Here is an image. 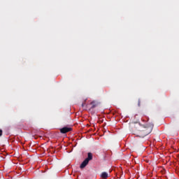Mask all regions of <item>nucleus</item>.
<instances>
[{
    "mask_svg": "<svg viewBox=\"0 0 179 179\" xmlns=\"http://www.w3.org/2000/svg\"><path fill=\"white\" fill-rule=\"evenodd\" d=\"M140 125V130L138 132V136L140 138H145V136H148L149 134L153 131V127L155 124L153 123H148L145 124H139Z\"/></svg>",
    "mask_w": 179,
    "mask_h": 179,
    "instance_id": "obj_1",
    "label": "nucleus"
},
{
    "mask_svg": "<svg viewBox=\"0 0 179 179\" xmlns=\"http://www.w3.org/2000/svg\"><path fill=\"white\" fill-rule=\"evenodd\" d=\"M71 131H72V128L71 127H64L60 129L61 134H66L68 132H71Z\"/></svg>",
    "mask_w": 179,
    "mask_h": 179,
    "instance_id": "obj_2",
    "label": "nucleus"
},
{
    "mask_svg": "<svg viewBox=\"0 0 179 179\" xmlns=\"http://www.w3.org/2000/svg\"><path fill=\"white\" fill-rule=\"evenodd\" d=\"M89 164L87 159H85L80 166V169H85Z\"/></svg>",
    "mask_w": 179,
    "mask_h": 179,
    "instance_id": "obj_3",
    "label": "nucleus"
},
{
    "mask_svg": "<svg viewBox=\"0 0 179 179\" xmlns=\"http://www.w3.org/2000/svg\"><path fill=\"white\" fill-rule=\"evenodd\" d=\"M101 178L107 179L108 177V173L107 172H102L100 175Z\"/></svg>",
    "mask_w": 179,
    "mask_h": 179,
    "instance_id": "obj_4",
    "label": "nucleus"
},
{
    "mask_svg": "<svg viewBox=\"0 0 179 179\" xmlns=\"http://www.w3.org/2000/svg\"><path fill=\"white\" fill-rule=\"evenodd\" d=\"M85 159L88 162H90V160H93V154H92V152H88L87 157Z\"/></svg>",
    "mask_w": 179,
    "mask_h": 179,
    "instance_id": "obj_5",
    "label": "nucleus"
},
{
    "mask_svg": "<svg viewBox=\"0 0 179 179\" xmlns=\"http://www.w3.org/2000/svg\"><path fill=\"white\" fill-rule=\"evenodd\" d=\"M90 106H91L90 110H93V108H96V107H97V103L96 101H92L90 103Z\"/></svg>",
    "mask_w": 179,
    "mask_h": 179,
    "instance_id": "obj_6",
    "label": "nucleus"
},
{
    "mask_svg": "<svg viewBox=\"0 0 179 179\" xmlns=\"http://www.w3.org/2000/svg\"><path fill=\"white\" fill-rule=\"evenodd\" d=\"M138 107H141V99H138Z\"/></svg>",
    "mask_w": 179,
    "mask_h": 179,
    "instance_id": "obj_7",
    "label": "nucleus"
},
{
    "mask_svg": "<svg viewBox=\"0 0 179 179\" xmlns=\"http://www.w3.org/2000/svg\"><path fill=\"white\" fill-rule=\"evenodd\" d=\"M85 106H86V103H82V107H85Z\"/></svg>",
    "mask_w": 179,
    "mask_h": 179,
    "instance_id": "obj_8",
    "label": "nucleus"
},
{
    "mask_svg": "<svg viewBox=\"0 0 179 179\" xmlns=\"http://www.w3.org/2000/svg\"><path fill=\"white\" fill-rule=\"evenodd\" d=\"M0 136H2V130L0 129Z\"/></svg>",
    "mask_w": 179,
    "mask_h": 179,
    "instance_id": "obj_9",
    "label": "nucleus"
}]
</instances>
